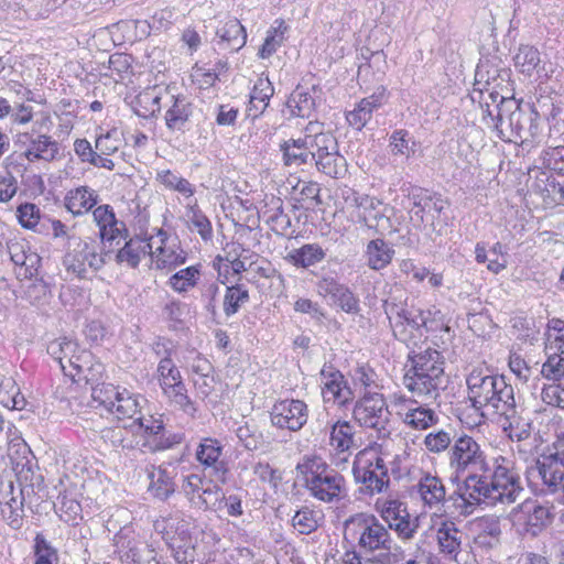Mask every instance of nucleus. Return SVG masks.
Segmentation results:
<instances>
[{"mask_svg": "<svg viewBox=\"0 0 564 564\" xmlns=\"http://www.w3.org/2000/svg\"><path fill=\"white\" fill-rule=\"evenodd\" d=\"M344 541L365 555H373V562L390 563L394 551L400 550L389 528L375 514L358 512L349 516L343 523Z\"/></svg>", "mask_w": 564, "mask_h": 564, "instance_id": "1", "label": "nucleus"}, {"mask_svg": "<svg viewBox=\"0 0 564 564\" xmlns=\"http://www.w3.org/2000/svg\"><path fill=\"white\" fill-rule=\"evenodd\" d=\"M411 368L403 377L404 386L417 397L436 400L444 390V358L433 348L409 355Z\"/></svg>", "mask_w": 564, "mask_h": 564, "instance_id": "2", "label": "nucleus"}, {"mask_svg": "<svg viewBox=\"0 0 564 564\" xmlns=\"http://www.w3.org/2000/svg\"><path fill=\"white\" fill-rule=\"evenodd\" d=\"M296 471L303 477L310 495L319 501L329 503L347 496L344 476L322 457L304 456L297 463Z\"/></svg>", "mask_w": 564, "mask_h": 564, "instance_id": "3", "label": "nucleus"}, {"mask_svg": "<svg viewBox=\"0 0 564 564\" xmlns=\"http://www.w3.org/2000/svg\"><path fill=\"white\" fill-rule=\"evenodd\" d=\"M93 238L68 237V245L63 257V265L68 273L78 279H86L88 269L99 271L106 264V257L111 250L101 249Z\"/></svg>", "mask_w": 564, "mask_h": 564, "instance_id": "4", "label": "nucleus"}, {"mask_svg": "<svg viewBox=\"0 0 564 564\" xmlns=\"http://www.w3.org/2000/svg\"><path fill=\"white\" fill-rule=\"evenodd\" d=\"M456 484L457 488L449 495V498L462 516L470 514L476 505L495 506L499 502V496L496 495V489L490 484L488 473L482 471L480 475L470 473L462 482L458 480Z\"/></svg>", "mask_w": 564, "mask_h": 564, "instance_id": "5", "label": "nucleus"}, {"mask_svg": "<svg viewBox=\"0 0 564 564\" xmlns=\"http://www.w3.org/2000/svg\"><path fill=\"white\" fill-rule=\"evenodd\" d=\"M448 464L453 470L449 478L452 482L460 480V475L470 468L485 473L491 471V466L486 460V455L480 445L466 434L454 440L448 451Z\"/></svg>", "mask_w": 564, "mask_h": 564, "instance_id": "6", "label": "nucleus"}, {"mask_svg": "<svg viewBox=\"0 0 564 564\" xmlns=\"http://www.w3.org/2000/svg\"><path fill=\"white\" fill-rule=\"evenodd\" d=\"M505 111H509L510 118L507 123V130L499 137L505 141H514L520 139L527 142L535 139L540 132V122L530 102L508 101Z\"/></svg>", "mask_w": 564, "mask_h": 564, "instance_id": "7", "label": "nucleus"}, {"mask_svg": "<svg viewBox=\"0 0 564 564\" xmlns=\"http://www.w3.org/2000/svg\"><path fill=\"white\" fill-rule=\"evenodd\" d=\"M352 414L360 426L376 430L378 437H386L390 434L387 427L390 411L382 394L366 393L355 403Z\"/></svg>", "mask_w": 564, "mask_h": 564, "instance_id": "8", "label": "nucleus"}, {"mask_svg": "<svg viewBox=\"0 0 564 564\" xmlns=\"http://www.w3.org/2000/svg\"><path fill=\"white\" fill-rule=\"evenodd\" d=\"M352 474L355 480L364 485L362 491L369 495L381 492L390 481L386 463L378 455L357 458L354 462Z\"/></svg>", "mask_w": 564, "mask_h": 564, "instance_id": "9", "label": "nucleus"}, {"mask_svg": "<svg viewBox=\"0 0 564 564\" xmlns=\"http://www.w3.org/2000/svg\"><path fill=\"white\" fill-rule=\"evenodd\" d=\"M499 379L500 376L488 373L484 369H474L467 376L468 400L475 410L492 405Z\"/></svg>", "mask_w": 564, "mask_h": 564, "instance_id": "10", "label": "nucleus"}, {"mask_svg": "<svg viewBox=\"0 0 564 564\" xmlns=\"http://www.w3.org/2000/svg\"><path fill=\"white\" fill-rule=\"evenodd\" d=\"M553 514L547 507L525 501L516 516L517 531L523 538H536L552 523Z\"/></svg>", "mask_w": 564, "mask_h": 564, "instance_id": "11", "label": "nucleus"}, {"mask_svg": "<svg viewBox=\"0 0 564 564\" xmlns=\"http://www.w3.org/2000/svg\"><path fill=\"white\" fill-rule=\"evenodd\" d=\"M308 409L304 401L285 399L274 403L270 411V420L273 426L300 431L307 422Z\"/></svg>", "mask_w": 564, "mask_h": 564, "instance_id": "12", "label": "nucleus"}, {"mask_svg": "<svg viewBox=\"0 0 564 564\" xmlns=\"http://www.w3.org/2000/svg\"><path fill=\"white\" fill-rule=\"evenodd\" d=\"M322 395L325 403H334L346 406L354 400V392L345 376L332 365H324L321 372Z\"/></svg>", "mask_w": 564, "mask_h": 564, "instance_id": "13", "label": "nucleus"}, {"mask_svg": "<svg viewBox=\"0 0 564 564\" xmlns=\"http://www.w3.org/2000/svg\"><path fill=\"white\" fill-rule=\"evenodd\" d=\"M499 459L502 462L506 460L501 456L495 459L494 466H491V469L494 468L492 474L488 475L489 480L491 486L496 489V495L499 496V502L512 503L522 491L520 478L508 467L499 464Z\"/></svg>", "mask_w": 564, "mask_h": 564, "instance_id": "14", "label": "nucleus"}, {"mask_svg": "<svg viewBox=\"0 0 564 564\" xmlns=\"http://www.w3.org/2000/svg\"><path fill=\"white\" fill-rule=\"evenodd\" d=\"M149 479L148 492L156 500L166 501L176 491L174 469H169L165 465H149L145 468Z\"/></svg>", "mask_w": 564, "mask_h": 564, "instance_id": "15", "label": "nucleus"}, {"mask_svg": "<svg viewBox=\"0 0 564 564\" xmlns=\"http://www.w3.org/2000/svg\"><path fill=\"white\" fill-rule=\"evenodd\" d=\"M194 106L184 95L170 96L164 115L165 126L171 132L184 133L189 129Z\"/></svg>", "mask_w": 564, "mask_h": 564, "instance_id": "16", "label": "nucleus"}, {"mask_svg": "<svg viewBox=\"0 0 564 564\" xmlns=\"http://www.w3.org/2000/svg\"><path fill=\"white\" fill-rule=\"evenodd\" d=\"M318 292L329 295L344 312L358 314L360 312L359 299L352 291L332 276H323L317 283Z\"/></svg>", "mask_w": 564, "mask_h": 564, "instance_id": "17", "label": "nucleus"}, {"mask_svg": "<svg viewBox=\"0 0 564 564\" xmlns=\"http://www.w3.org/2000/svg\"><path fill=\"white\" fill-rule=\"evenodd\" d=\"M538 470L551 494H561L564 487V454L555 452L538 460Z\"/></svg>", "mask_w": 564, "mask_h": 564, "instance_id": "18", "label": "nucleus"}, {"mask_svg": "<svg viewBox=\"0 0 564 564\" xmlns=\"http://www.w3.org/2000/svg\"><path fill=\"white\" fill-rule=\"evenodd\" d=\"M324 123L310 121L304 132L308 134V150L313 158V163L323 156L339 149L338 141L333 132L324 131Z\"/></svg>", "mask_w": 564, "mask_h": 564, "instance_id": "19", "label": "nucleus"}, {"mask_svg": "<svg viewBox=\"0 0 564 564\" xmlns=\"http://www.w3.org/2000/svg\"><path fill=\"white\" fill-rule=\"evenodd\" d=\"M498 56L484 57L479 61L475 72L474 86L499 88L510 78V69L501 66Z\"/></svg>", "mask_w": 564, "mask_h": 564, "instance_id": "20", "label": "nucleus"}, {"mask_svg": "<svg viewBox=\"0 0 564 564\" xmlns=\"http://www.w3.org/2000/svg\"><path fill=\"white\" fill-rule=\"evenodd\" d=\"M0 503L3 506L2 514L8 524L14 530L21 529L25 503L19 498V489L12 481H9L6 486L0 485Z\"/></svg>", "mask_w": 564, "mask_h": 564, "instance_id": "21", "label": "nucleus"}, {"mask_svg": "<svg viewBox=\"0 0 564 564\" xmlns=\"http://www.w3.org/2000/svg\"><path fill=\"white\" fill-rule=\"evenodd\" d=\"M223 451L224 445L219 440L203 437L196 447L195 458L204 469L212 468L215 476H224L227 473V467L220 459Z\"/></svg>", "mask_w": 564, "mask_h": 564, "instance_id": "22", "label": "nucleus"}, {"mask_svg": "<svg viewBox=\"0 0 564 564\" xmlns=\"http://www.w3.org/2000/svg\"><path fill=\"white\" fill-rule=\"evenodd\" d=\"M20 140L25 139L29 145L24 152V156L30 162L36 160H44L51 162L55 160L59 154L58 142L52 140L51 137L45 134H39L36 137L30 135L29 133L20 134Z\"/></svg>", "mask_w": 564, "mask_h": 564, "instance_id": "23", "label": "nucleus"}, {"mask_svg": "<svg viewBox=\"0 0 564 564\" xmlns=\"http://www.w3.org/2000/svg\"><path fill=\"white\" fill-rule=\"evenodd\" d=\"M218 45L223 50L237 52L246 45L247 32L245 26L236 18L227 19L216 30Z\"/></svg>", "mask_w": 564, "mask_h": 564, "instance_id": "24", "label": "nucleus"}, {"mask_svg": "<svg viewBox=\"0 0 564 564\" xmlns=\"http://www.w3.org/2000/svg\"><path fill=\"white\" fill-rule=\"evenodd\" d=\"M236 435L242 446L250 452H267L272 445L273 438L269 432H264L253 421H247L239 425Z\"/></svg>", "mask_w": 564, "mask_h": 564, "instance_id": "25", "label": "nucleus"}, {"mask_svg": "<svg viewBox=\"0 0 564 564\" xmlns=\"http://www.w3.org/2000/svg\"><path fill=\"white\" fill-rule=\"evenodd\" d=\"M308 134L304 138L290 139L280 144L282 160L285 166L300 167L302 165L313 164V158L308 150Z\"/></svg>", "mask_w": 564, "mask_h": 564, "instance_id": "26", "label": "nucleus"}, {"mask_svg": "<svg viewBox=\"0 0 564 564\" xmlns=\"http://www.w3.org/2000/svg\"><path fill=\"white\" fill-rule=\"evenodd\" d=\"M379 205H381V202L373 197H361L358 206L364 208V214L359 221L375 230V232L382 234L391 227V219L383 212L378 210Z\"/></svg>", "mask_w": 564, "mask_h": 564, "instance_id": "27", "label": "nucleus"}, {"mask_svg": "<svg viewBox=\"0 0 564 564\" xmlns=\"http://www.w3.org/2000/svg\"><path fill=\"white\" fill-rule=\"evenodd\" d=\"M417 490L424 503L430 508L438 505L445 506L452 501L449 497L446 498V489L441 478L430 473L421 477Z\"/></svg>", "mask_w": 564, "mask_h": 564, "instance_id": "28", "label": "nucleus"}, {"mask_svg": "<svg viewBox=\"0 0 564 564\" xmlns=\"http://www.w3.org/2000/svg\"><path fill=\"white\" fill-rule=\"evenodd\" d=\"M318 89L316 85H312L311 88L297 85L286 101V107L290 109L291 115L300 118H310L316 106L315 98L312 96L311 90L316 93Z\"/></svg>", "mask_w": 564, "mask_h": 564, "instance_id": "29", "label": "nucleus"}, {"mask_svg": "<svg viewBox=\"0 0 564 564\" xmlns=\"http://www.w3.org/2000/svg\"><path fill=\"white\" fill-rule=\"evenodd\" d=\"M95 401H98L110 412L116 413L118 417L133 419L140 413V405L135 398L131 395H124L123 392H118L116 399L109 397L102 398L101 390L94 391Z\"/></svg>", "mask_w": 564, "mask_h": 564, "instance_id": "30", "label": "nucleus"}, {"mask_svg": "<svg viewBox=\"0 0 564 564\" xmlns=\"http://www.w3.org/2000/svg\"><path fill=\"white\" fill-rule=\"evenodd\" d=\"M274 95V87L268 77H259L250 93L248 116L258 118L269 106L271 97Z\"/></svg>", "mask_w": 564, "mask_h": 564, "instance_id": "31", "label": "nucleus"}, {"mask_svg": "<svg viewBox=\"0 0 564 564\" xmlns=\"http://www.w3.org/2000/svg\"><path fill=\"white\" fill-rule=\"evenodd\" d=\"M152 253V246L148 239L135 236L126 241L124 246L116 254L118 263L126 262L131 268H137L141 258Z\"/></svg>", "mask_w": 564, "mask_h": 564, "instance_id": "32", "label": "nucleus"}, {"mask_svg": "<svg viewBox=\"0 0 564 564\" xmlns=\"http://www.w3.org/2000/svg\"><path fill=\"white\" fill-rule=\"evenodd\" d=\"M98 202V194L88 186L69 191L65 196V207L74 216L89 212Z\"/></svg>", "mask_w": 564, "mask_h": 564, "instance_id": "33", "label": "nucleus"}, {"mask_svg": "<svg viewBox=\"0 0 564 564\" xmlns=\"http://www.w3.org/2000/svg\"><path fill=\"white\" fill-rule=\"evenodd\" d=\"M394 253V249L382 238L372 239L366 247L367 264L370 269L380 271L391 263Z\"/></svg>", "mask_w": 564, "mask_h": 564, "instance_id": "34", "label": "nucleus"}, {"mask_svg": "<svg viewBox=\"0 0 564 564\" xmlns=\"http://www.w3.org/2000/svg\"><path fill=\"white\" fill-rule=\"evenodd\" d=\"M409 198L413 203L414 215L423 221L424 213L427 208L434 209L437 214L443 213L445 203L441 196H433L421 187H413L409 193Z\"/></svg>", "mask_w": 564, "mask_h": 564, "instance_id": "35", "label": "nucleus"}, {"mask_svg": "<svg viewBox=\"0 0 564 564\" xmlns=\"http://www.w3.org/2000/svg\"><path fill=\"white\" fill-rule=\"evenodd\" d=\"M329 444L337 453L350 452L355 445V427L348 421L338 420L332 425Z\"/></svg>", "mask_w": 564, "mask_h": 564, "instance_id": "36", "label": "nucleus"}, {"mask_svg": "<svg viewBox=\"0 0 564 564\" xmlns=\"http://www.w3.org/2000/svg\"><path fill=\"white\" fill-rule=\"evenodd\" d=\"M14 473L17 477L18 487L17 488H25V487H35L39 489L44 485V477L39 471V467L36 462H33L29 458H23L15 463Z\"/></svg>", "mask_w": 564, "mask_h": 564, "instance_id": "37", "label": "nucleus"}, {"mask_svg": "<svg viewBox=\"0 0 564 564\" xmlns=\"http://www.w3.org/2000/svg\"><path fill=\"white\" fill-rule=\"evenodd\" d=\"M463 532L452 521L443 522L437 529V541L442 553L457 555L460 551Z\"/></svg>", "mask_w": 564, "mask_h": 564, "instance_id": "38", "label": "nucleus"}, {"mask_svg": "<svg viewBox=\"0 0 564 564\" xmlns=\"http://www.w3.org/2000/svg\"><path fill=\"white\" fill-rule=\"evenodd\" d=\"M491 408L496 413L505 415L507 419L514 416L517 413L513 387L506 382L503 376H500Z\"/></svg>", "mask_w": 564, "mask_h": 564, "instance_id": "39", "label": "nucleus"}, {"mask_svg": "<svg viewBox=\"0 0 564 564\" xmlns=\"http://www.w3.org/2000/svg\"><path fill=\"white\" fill-rule=\"evenodd\" d=\"M326 253L323 248L317 243H306L299 249L292 250L288 259L297 268H308L321 262Z\"/></svg>", "mask_w": 564, "mask_h": 564, "instance_id": "40", "label": "nucleus"}, {"mask_svg": "<svg viewBox=\"0 0 564 564\" xmlns=\"http://www.w3.org/2000/svg\"><path fill=\"white\" fill-rule=\"evenodd\" d=\"M323 519L324 514L322 511L313 510L310 507H302L293 516L292 525L300 534L308 535L319 528Z\"/></svg>", "mask_w": 564, "mask_h": 564, "instance_id": "41", "label": "nucleus"}, {"mask_svg": "<svg viewBox=\"0 0 564 564\" xmlns=\"http://www.w3.org/2000/svg\"><path fill=\"white\" fill-rule=\"evenodd\" d=\"M317 171L333 178L344 177L347 173V161L339 149L313 163Z\"/></svg>", "mask_w": 564, "mask_h": 564, "instance_id": "42", "label": "nucleus"}, {"mask_svg": "<svg viewBox=\"0 0 564 564\" xmlns=\"http://www.w3.org/2000/svg\"><path fill=\"white\" fill-rule=\"evenodd\" d=\"M513 59L520 73L529 77L540 72V52L532 45H520Z\"/></svg>", "mask_w": 564, "mask_h": 564, "instance_id": "43", "label": "nucleus"}, {"mask_svg": "<svg viewBox=\"0 0 564 564\" xmlns=\"http://www.w3.org/2000/svg\"><path fill=\"white\" fill-rule=\"evenodd\" d=\"M161 97L154 94V89H147L140 93L132 101L133 112L141 118L155 117L161 110Z\"/></svg>", "mask_w": 564, "mask_h": 564, "instance_id": "44", "label": "nucleus"}, {"mask_svg": "<svg viewBox=\"0 0 564 564\" xmlns=\"http://www.w3.org/2000/svg\"><path fill=\"white\" fill-rule=\"evenodd\" d=\"M77 351L78 344L67 337L57 338L47 345V354L59 364L64 375H67L68 358Z\"/></svg>", "mask_w": 564, "mask_h": 564, "instance_id": "45", "label": "nucleus"}, {"mask_svg": "<svg viewBox=\"0 0 564 564\" xmlns=\"http://www.w3.org/2000/svg\"><path fill=\"white\" fill-rule=\"evenodd\" d=\"M403 422L415 430H426L437 424L438 416L426 405H417L416 408L408 410L404 414Z\"/></svg>", "mask_w": 564, "mask_h": 564, "instance_id": "46", "label": "nucleus"}, {"mask_svg": "<svg viewBox=\"0 0 564 564\" xmlns=\"http://www.w3.org/2000/svg\"><path fill=\"white\" fill-rule=\"evenodd\" d=\"M249 300V291L243 284L227 286L223 303L225 315L227 317L235 315Z\"/></svg>", "mask_w": 564, "mask_h": 564, "instance_id": "47", "label": "nucleus"}, {"mask_svg": "<svg viewBox=\"0 0 564 564\" xmlns=\"http://www.w3.org/2000/svg\"><path fill=\"white\" fill-rule=\"evenodd\" d=\"M88 365L89 366L84 367L83 370L78 372L67 371L66 376L70 377L72 380L77 383L84 381L85 384L90 386V388L101 384L104 382V365L95 359Z\"/></svg>", "mask_w": 564, "mask_h": 564, "instance_id": "48", "label": "nucleus"}, {"mask_svg": "<svg viewBox=\"0 0 564 564\" xmlns=\"http://www.w3.org/2000/svg\"><path fill=\"white\" fill-rule=\"evenodd\" d=\"M199 273L198 267L191 265L175 272L167 283L175 292L185 293L197 284Z\"/></svg>", "mask_w": 564, "mask_h": 564, "instance_id": "49", "label": "nucleus"}, {"mask_svg": "<svg viewBox=\"0 0 564 564\" xmlns=\"http://www.w3.org/2000/svg\"><path fill=\"white\" fill-rule=\"evenodd\" d=\"M186 217L188 219L191 230H196L204 241L212 240V223L196 204L187 208Z\"/></svg>", "mask_w": 564, "mask_h": 564, "instance_id": "50", "label": "nucleus"}, {"mask_svg": "<svg viewBox=\"0 0 564 564\" xmlns=\"http://www.w3.org/2000/svg\"><path fill=\"white\" fill-rule=\"evenodd\" d=\"M386 528H389V532L394 531L402 540H411L417 529V523L416 519H412L405 510V512H400L388 522Z\"/></svg>", "mask_w": 564, "mask_h": 564, "instance_id": "51", "label": "nucleus"}, {"mask_svg": "<svg viewBox=\"0 0 564 564\" xmlns=\"http://www.w3.org/2000/svg\"><path fill=\"white\" fill-rule=\"evenodd\" d=\"M34 564H57V550L45 539L42 533H37L34 539Z\"/></svg>", "mask_w": 564, "mask_h": 564, "instance_id": "52", "label": "nucleus"}, {"mask_svg": "<svg viewBox=\"0 0 564 564\" xmlns=\"http://www.w3.org/2000/svg\"><path fill=\"white\" fill-rule=\"evenodd\" d=\"M480 531L475 543L480 546L492 547L499 541L501 529L498 520H482L479 522Z\"/></svg>", "mask_w": 564, "mask_h": 564, "instance_id": "53", "label": "nucleus"}, {"mask_svg": "<svg viewBox=\"0 0 564 564\" xmlns=\"http://www.w3.org/2000/svg\"><path fill=\"white\" fill-rule=\"evenodd\" d=\"M156 258H155V268L158 270H173L176 267L185 263L186 253L183 250L178 252L172 249H166L164 247H159L156 249Z\"/></svg>", "mask_w": 564, "mask_h": 564, "instance_id": "54", "label": "nucleus"}, {"mask_svg": "<svg viewBox=\"0 0 564 564\" xmlns=\"http://www.w3.org/2000/svg\"><path fill=\"white\" fill-rule=\"evenodd\" d=\"M454 440L448 432L438 430L437 432L429 433L424 437V445L429 452L438 454L446 449L449 451Z\"/></svg>", "mask_w": 564, "mask_h": 564, "instance_id": "55", "label": "nucleus"}, {"mask_svg": "<svg viewBox=\"0 0 564 564\" xmlns=\"http://www.w3.org/2000/svg\"><path fill=\"white\" fill-rule=\"evenodd\" d=\"M167 546L178 564L194 563L196 551L193 540H185L183 543H178V540L169 541Z\"/></svg>", "mask_w": 564, "mask_h": 564, "instance_id": "56", "label": "nucleus"}, {"mask_svg": "<svg viewBox=\"0 0 564 564\" xmlns=\"http://www.w3.org/2000/svg\"><path fill=\"white\" fill-rule=\"evenodd\" d=\"M58 500L59 518L66 523L78 524V520H82L79 502L66 496L58 497Z\"/></svg>", "mask_w": 564, "mask_h": 564, "instance_id": "57", "label": "nucleus"}, {"mask_svg": "<svg viewBox=\"0 0 564 564\" xmlns=\"http://www.w3.org/2000/svg\"><path fill=\"white\" fill-rule=\"evenodd\" d=\"M532 105L539 121L541 118L547 121L554 120L561 112V107L555 105L553 98L550 96H540Z\"/></svg>", "mask_w": 564, "mask_h": 564, "instance_id": "58", "label": "nucleus"}, {"mask_svg": "<svg viewBox=\"0 0 564 564\" xmlns=\"http://www.w3.org/2000/svg\"><path fill=\"white\" fill-rule=\"evenodd\" d=\"M409 131L405 129L394 130L389 138V148L392 155L410 156L414 151L409 147Z\"/></svg>", "mask_w": 564, "mask_h": 564, "instance_id": "59", "label": "nucleus"}, {"mask_svg": "<svg viewBox=\"0 0 564 564\" xmlns=\"http://www.w3.org/2000/svg\"><path fill=\"white\" fill-rule=\"evenodd\" d=\"M547 359L542 365L541 375L551 381H561L564 378V360L563 357H555L546 354Z\"/></svg>", "mask_w": 564, "mask_h": 564, "instance_id": "60", "label": "nucleus"}, {"mask_svg": "<svg viewBox=\"0 0 564 564\" xmlns=\"http://www.w3.org/2000/svg\"><path fill=\"white\" fill-rule=\"evenodd\" d=\"M18 219L20 225L26 229H33L40 220V208L32 203L21 204L18 209Z\"/></svg>", "mask_w": 564, "mask_h": 564, "instance_id": "61", "label": "nucleus"}, {"mask_svg": "<svg viewBox=\"0 0 564 564\" xmlns=\"http://www.w3.org/2000/svg\"><path fill=\"white\" fill-rule=\"evenodd\" d=\"M372 113L371 108L367 107V102L360 100L354 110L347 112L346 120L349 126L361 130L372 118Z\"/></svg>", "mask_w": 564, "mask_h": 564, "instance_id": "62", "label": "nucleus"}, {"mask_svg": "<svg viewBox=\"0 0 564 564\" xmlns=\"http://www.w3.org/2000/svg\"><path fill=\"white\" fill-rule=\"evenodd\" d=\"M156 372L159 376L160 387L176 381V378H182L180 370L170 357H164L160 360Z\"/></svg>", "mask_w": 564, "mask_h": 564, "instance_id": "63", "label": "nucleus"}, {"mask_svg": "<svg viewBox=\"0 0 564 564\" xmlns=\"http://www.w3.org/2000/svg\"><path fill=\"white\" fill-rule=\"evenodd\" d=\"M543 159L550 169L564 175V145L547 148L543 151Z\"/></svg>", "mask_w": 564, "mask_h": 564, "instance_id": "64", "label": "nucleus"}]
</instances>
